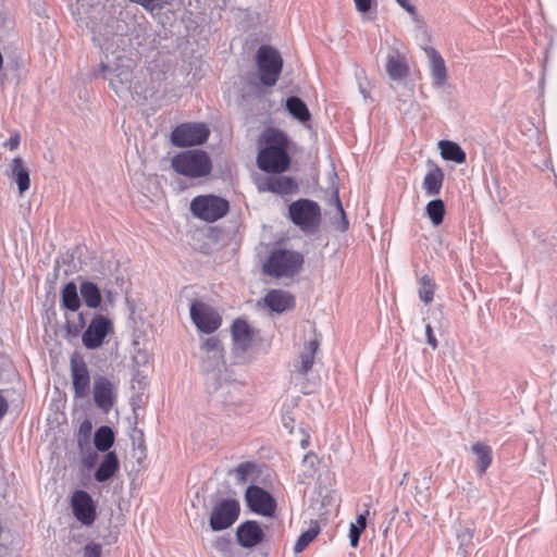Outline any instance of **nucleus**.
<instances>
[{
    "mask_svg": "<svg viewBox=\"0 0 557 557\" xmlns=\"http://www.w3.org/2000/svg\"><path fill=\"white\" fill-rule=\"evenodd\" d=\"M94 41L100 46L103 53L99 72L109 81V85L115 94L129 92L132 90L134 62L120 50V42L124 41L123 37L114 35L101 40L95 36Z\"/></svg>",
    "mask_w": 557,
    "mask_h": 557,
    "instance_id": "1",
    "label": "nucleus"
},
{
    "mask_svg": "<svg viewBox=\"0 0 557 557\" xmlns=\"http://www.w3.org/2000/svg\"><path fill=\"white\" fill-rule=\"evenodd\" d=\"M264 147L257 156V165L267 173H283L288 170L290 157L287 152L289 139L278 128H268L262 135Z\"/></svg>",
    "mask_w": 557,
    "mask_h": 557,
    "instance_id": "2",
    "label": "nucleus"
},
{
    "mask_svg": "<svg viewBox=\"0 0 557 557\" xmlns=\"http://www.w3.org/2000/svg\"><path fill=\"white\" fill-rule=\"evenodd\" d=\"M304 264V256L294 250L274 249L264 262L263 272L272 277H290L297 274Z\"/></svg>",
    "mask_w": 557,
    "mask_h": 557,
    "instance_id": "3",
    "label": "nucleus"
},
{
    "mask_svg": "<svg viewBox=\"0 0 557 557\" xmlns=\"http://www.w3.org/2000/svg\"><path fill=\"white\" fill-rule=\"evenodd\" d=\"M173 170L184 176L198 178L210 174L212 162L203 150H186L173 157Z\"/></svg>",
    "mask_w": 557,
    "mask_h": 557,
    "instance_id": "4",
    "label": "nucleus"
},
{
    "mask_svg": "<svg viewBox=\"0 0 557 557\" xmlns=\"http://www.w3.org/2000/svg\"><path fill=\"white\" fill-rule=\"evenodd\" d=\"M209 401L223 406H237L242 403V385L228 380V375L210 376L205 381Z\"/></svg>",
    "mask_w": 557,
    "mask_h": 557,
    "instance_id": "5",
    "label": "nucleus"
},
{
    "mask_svg": "<svg viewBox=\"0 0 557 557\" xmlns=\"http://www.w3.org/2000/svg\"><path fill=\"white\" fill-rule=\"evenodd\" d=\"M256 65L261 84L267 87H272L280 78L283 69V59L276 49L268 45H262L256 53Z\"/></svg>",
    "mask_w": 557,
    "mask_h": 557,
    "instance_id": "6",
    "label": "nucleus"
},
{
    "mask_svg": "<svg viewBox=\"0 0 557 557\" xmlns=\"http://www.w3.org/2000/svg\"><path fill=\"white\" fill-rule=\"evenodd\" d=\"M200 370L205 381L212 376L226 374L223 347L221 341L211 336L206 338L200 346Z\"/></svg>",
    "mask_w": 557,
    "mask_h": 557,
    "instance_id": "7",
    "label": "nucleus"
},
{
    "mask_svg": "<svg viewBox=\"0 0 557 557\" xmlns=\"http://www.w3.org/2000/svg\"><path fill=\"white\" fill-rule=\"evenodd\" d=\"M290 221L305 232L314 231L321 221L320 206L310 199H298L288 207Z\"/></svg>",
    "mask_w": 557,
    "mask_h": 557,
    "instance_id": "8",
    "label": "nucleus"
},
{
    "mask_svg": "<svg viewBox=\"0 0 557 557\" xmlns=\"http://www.w3.org/2000/svg\"><path fill=\"white\" fill-rule=\"evenodd\" d=\"M190 210L206 222H215L228 212L230 203L226 199L214 195L197 196L191 200Z\"/></svg>",
    "mask_w": 557,
    "mask_h": 557,
    "instance_id": "9",
    "label": "nucleus"
},
{
    "mask_svg": "<svg viewBox=\"0 0 557 557\" xmlns=\"http://www.w3.org/2000/svg\"><path fill=\"white\" fill-rule=\"evenodd\" d=\"M240 513L239 502L234 498L222 499L212 508L209 525L212 531L219 532L232 527Z\"/></svg>",
    "mask_w": 557,
    "mask_h": 557,
    "instance_id": "10",
    "label": "nucleus"
},
{
    "mask_svg": "<svg viewBox=\"0 0 557 557\" xmlns=\"http://www.w3.org/2000/svg\"><path fill=\"white\" fill-rule=\"evenodd\" d=\"M210 131L203 123H183L171 133V141L175 147H190L207 141Z\"/></svg>",
    "mask_w": 557,
    "mask_h": 557,
    "instance_id": "11",
    "label": "nucleus"
},
{
    "mask_svg": "<svg viewBox=\"0 0 557 557\" xmlns=\"http://www.w3.org/2000/svg\"><path fill=\"white\" fill-rule=\"evenodd\" d=\"M190 319L197 329L206 334L216 331L222 319L216 310L201 300H193L190 304Z\"/></svg>",
    "mask_w": 557,
    "mask_h": 557,
    "instance_id": "12",
    "label": "nucleus"
},
{
    "mask_svg": "<svg viewBox=\"0 0 557 557\" xmlns=\"http://www.w3.org/2000/svg\"><path fill=\"white\" fill-rule=\"evenodd\" d=\"M113 331L111 319L102 314H95L84 333L82 342L89 350L97 349L103 345L104 338Z\"/></svg>",
    "mask_w": 557,
    "mask_h": 557,
    "instance_id": "13",
    "label": "nucleus"
},
{
    "mask_svg": "<svg viewBox=\"0 0 557 557\" xmlns=\"http://www.w3.org/2000/svg\"><path fill=\"white\" fill-rule=\"evenodd\" d=\"M245 500L248 508L257 515L272 517L275 513L276 500L268 491L260 486H248L245 492Z\"/></svg>",
    "mask_w": 557,
    "mask_h": 557,
    "instance_id": "14",
    "label": "nucleus"
},
{
    "mask_svg": "<svg viewBox=\"0 0 557 557\" xmlns=\"http://www.w3.org/2000/svg\"><path fill=\"white\" fill-rule=\"evenodd\" d=\"M70 368L74 397H86L90 388V374L86 361L81 355L73 354L70 361Z\"/></svg>",
    "mask_w": 557,
    "mask_h": 557,
    "instance_id": "15",
    "label": "nucleus"
},
{
    "mask_svg": "<svg viewBox=\"0 0 557 557\" xmlns=\"http://www.w3.org/2000/svg\"><path fill=\"white\" fill-rule=\"evenodd\" d=\"M71 506L74 517L84 525L95 522L96 505L91 496L83 490L75 491L71 498Z\"/></svg>",
    "mask_w": 557,
    "mask_h": 557,
    "instance_id": "16",
    "label": "nucleus"
},
{
    "mask_svg": "<svg viewBox=\"0 0 557 557\" xmlns=\"http://www.w3.org/2000/svg\"><path fill=\"white\" fill-rule=\"evenodd\" d=\"M94 401L104 413H109L116 401L115 385L107 376L99 375L94 381Z\"/></svg>",
    "mask_w": 557,
    "mask_h": 557,
    "instance_id": "17",
    "label": "nucleus"
},
{
    "mask_svg": "<svg viewBox=\"0 0 557 557\" xmlns=\"http://www.w3.org/2000/svg\"><path fill=\"white\" fill-rule=\"evenodd\" d=\"M264 532L255 520H247L240 523L236 530V541L244 548H252L262 543Z\"/></svg>",
    "mask_w": 557,
    "mask_h": 557,
    "instance_id": "18",
    "label": "nucleus"
},
{
    "mask_svg": "<svg viewBox=\"0 0 557 557\" xmlns=\"http://www.w3.org/2000/svg\"><path fill=\"white\" fill-rule=\"evenodd\" d=\"M232 338L235 351L244 354L248 350L252 342V331L245 320L236 319L233 322Z\"/></svg>",
    "mask_w": 557,
    "mask_h": 557,
    "instance_id": "19",
    "label": "nucleus"
},
{
    "mask_svg": "<svg viewBox=\"0 0 557 557\" xmlns=\"http://www.w3.org/2000/svg\"><path fill=\"white\" fill-rule=\"evenodd\" d=\"M385 69L392 81H400L409 74V66L406 62V58L397 49H389Z\"/></svg>",
    "mask_w": 557,
    "mask_h": 557,
    "instance_id": "20",
    "label": "nucleus"
},
{
    "mask_svg": "<svg viewBox=\"0 0 557 557\" xmlns=\"http://www.w3.org/2000/svg\"><path fill=\"white\" fill-rule=\"evenodd\" d=\"M264 304L271 311L282 313L295 307V298L286 290L272 289L265 295Z\"/></svg>",
    "mask_w": 557,
    "mask_h": 557,
    "instance_id": "21",
    "label": "nucleus"
},
{
    "mask_svg": "<svg viewBox=\"0 0 557 557\" xmlns=\"http://www.w3.org/2000/svg\"><path fill=\"white\" fill-rule=\"evenodd\" d=\"M424 52L430 62L433 85L436 87L444 86L447 81V69L444 59L433 47L424 48Z\"/></svg>",
    "mask_w": 557,
    "mask_h": 557,
    "instance_id": "22",
    "label": "nucleus"
},
{
    "mask_svg": "<svg viewBox=\"0 0 557 557\" xmlns=\"http://www.w3.org/2000/svg\"><path fill=\"white\" fill-rule=\"evenodd\" d=\"M120 469V461L115 451H108L99 467L96 469L94 478L97 482L109 481Z\"/></svg>",
    "mask_w": 557,
    "mask_h": 557,
    "instance_id": "23",
    "label": "nucleus"
},
{
    "mask_svg": "<svg viewBox=\"0 0 557 557\" xmlns=\"http://www.w3.org/2000/svg\"><path fill=\"white\" fill-rule=\"evenodd\" d=\"M319 346L320 342L318 338L310 339L305 344L304 350L299 356V362L295 364V371L298 374L306 375L312 369Z\"/></svg>",
    "mask_w": 557,
    "mask_h": 557,
    "instance_id": "24",
    "label": "nucleus"
},
{
    "mask_svg": "<svg viewBox=\"0 0 557 557\" xmlns=\"http://www.w3.org/2000/svg\"><path fill=\"white\" fill-rule=\"evenodd\" d=\"M298 185L288 176H271L268 177L264 186H259L260 190H268L280 195L293 194L297 190Z\"/></svg>",
    "mask_w": 557,
    "mask_h": 557,
    "instance_id": "25",
    "label": "nucleus"
},
{
    "mask_svg": "<svg viewBox=\"0 0 557 557\" xmlns=\"http://www.w3.org/2000/svg\"><path fill=\"white\" fill-rule=\"evenodd\" d=\"M474 535V524L472 522H459L456 529V539L458 541V555L468 556V548L472 543Z\"/></svg>",
    "mask_w": 557,
    "mask_h": 557,
    "instance_id": "26",
    "label": "nucleus"
},
{
    "mask_svg": "<svg viewBox=\"0 0 557 557\" xmlns=\"http://www.w3.org/2000/svg\"><path fill=\"white\" fill-rule=\"evenodd\" d=\"M443 183L444 172L440 166L435 165L425 174L422 187L428 196H436L440 194Z\"/></svg>",
    "mask_w": 557,
    "mask_h": 557,
    "instance_id": "27",
    "label": "nucleus"
},
{
    "mask_svg": "<svg viewBox=\"0 0 557 557\" xmlns=\"http://www.w3.org/2000/svg\"><path fill=\"white\" fill-rule=\"evenodd\" d=\"M81 296L85 305L90 309H97L100 307L102 296L100 288L90 281H84L79 286Z\"/></svg>",
    "mask_w": 557,
    "mask_h": 557,
    "instance_id": "28",
    "label": "nucleus"
},
{
    "mask_svg": "<svg viewBox=\"0 0 557 557\" xmlns=\"http://www.w3.org/2000/svg\"><path fill=\"white\" fill-rule=\"evenodd\" d=\"M12 177L17 184L20 194H24L30 185L29 172L21 158H14L11 163Z\"/></svg>",
    "mask_w": 557,
    "mask_h": 557,
    "instance_id": "29",
    "label": "nucleus"
},
{
    "mask_svg": "<svg viewBox=\"0 0 557 557\" xmlns=\"http://www.w3.org/2000/svg\"><path fill=\"white\" fill-rule=\"evenodd\" d=\"M285 108L288 113L301 123H306L311 119L307 104L297 96H290L285 101Z\"/></svg>",
    "mask_w": 557,
    "mask_h": 557,
    "instance_id": "30",
    "label": "nucleus"
},
{
    "mask_svg": "<svg viewBox=\"0 0 557 557\" xmlns=\"http://www.w3.org/2000/svg\"><path fill=\"white\" fill-rule=\"evenodd\" d=\"M472 453L475 455V466L479 475H483L492 462V449L483 443H475L471 447Z\"/></svg>",
    "mask_w": 557,
    "mask_h": 557,
    "instance_id": "31",
    "label": "nucleus"
},
{
    "mask_svg": "<svg viewBox=\"0 0 557 557\" xmlns=\"http://www.w3.org/2000/svg\"><path fill=\"white\" fill-rule=\"evenodd\" d=\"M438 148L444 160L454 161L456 163H463L466 161V152L454 141L441 140Z\"/></svg>",
    "mask_w": 557,
    "mask_h": 557,
    "instance_id": "32",
    "label": "nucleus"
},
{
    "mask_svg": "<svg viewBox=\"0 0 557 557\" xmlns=\"http://www.w3.org/2000/svg\"><path fill=\"white\" fill-rule=\"evenodd\" d=\"M61 302L66 310L75 312L79 309L81 299L74 282L71 281L64 285L61 293Z\"/></svg>",
    "mask_w": 557,
    "mask_h": 557,
    "instance_id": "33",
    "label": "nucleus"
},
{
    "mask_svg": "<svg viewBox=\"0 0 557 557\" xmlns=\"http://www.w3.org/2000/svg\"><path fill=\"white\" fill-rule=\"evenodd\" d=\"M114 443L113 430L108 425H102L95 432L94 444L99 451H109V448Z\"/></svg>",
    "mask_w": 557,
    "mask_h": 557,
    "instance_id": "34",
    "label": "nucleus"
},
{
    "mask_svg": "<svg viewBox=\"0 0 557 557\" xmlns=\"http://www.w3.org/2000/svg\"><path fill=\"white\" fill-rule=\"evenodd\" d=\"M446 209L442 199H433L425 207V213L434 226L442 224Z\"/></svg>",
    "mask_w": 557,
    "mask_h": 557,
    "instance_id": "35",
    "label": "nucleus"
},
{
    "mask_svg": "<svg viewBox=\"0 0 557 557\" xmlns=\"http://www.w3.org/2000/svg\"><path fill=\"white\" fill-rule=\"evenodd\" d=\"M435 292V284L432 280L424 275L419 281V297L425 304L430 305L433 301V296Z\"/></svg>",
    "mask_w": 557,
    "mask_h": 557,
    "instance_id": "36",
    "label": "nucleus"
},
{
    "mask_svg": "<svg viewBox=\"0 0 557 557\" xmlns=\"http://www.w3.org/2000/svg\"><path fill=\"white\" fill-rule=\"evenodd\" d=\"M331 203L334 205L335 209H336V213L338 214L339 216V221L336 222L335 218H333V221L332 223L334 225H337V228L342 232H345L348 230V226H349V223H348V220L346 218V213L344 211V208L342 206V202H341V199H339V196H338V191L335 190L332 198H331Z\"/></svg>",
    "mask_w": 557,
    "mask_h": 557,
    "instance_id": "37",
    "label": "nucleus"
},
{
    "mask_svg": "<svg viewBox=\"0 0 557 557\" xmlns=\"http://www.w3.org/2000/svg\"><path fill=\"white\" fill-rule=\"evenodd\" d=\"M320 528L318 524H314L307 531L302 532L294 546L295 553H301L318 536Z\"/></svg>",
    "mask_w": 557,
    "mask_h": 557,
    "instance_id": "38",
    "label": "nucleus"
},
{
    "mask_svg": "<svg viewBox=\"0 0 557 557\" xmlns=\"http://www.w3.org/2000/svg\"><path fill=\"white\" fill-rule=\"evenodd\" d=\"M132 3L138 4L143 7L147 12L161 11L168 4H170L169 0H128Z\"/></svg>",
    "mask_w": 557,
    "mask_h": 557,
    "instance_id": "39",
    "label": "nucleus"
},
{
    "mask_svg": "<svg viewBox=\"0 0 557 557\" xmlns=\"http://www.w3.org/2000/svg\"><path fill=\"white\" fill-rule=\"evenodd\" d=\"M255 468L251 462H243L240 463L234 471L236 473V482L237 484H244L248 481V475Z\"/></svg>",
    "mask_w": 557,
    "mask_h": 557,
    "instance_id": "40",
    "label": "nucleus"
},
{
    "mask_svg": "<svg viewBox=\"0 0 557 557\" xmlns=\"http://www.w3.org/2000/svg\"><path fill=\"white\" fill-rule=\"evenodd\" d=\"M84 557H101V546L96 543H89L84 547Z\"/></svg>",
    "mask_w": 557,
    "mask_h": 557,
    "instance_id": "41",
    "label": "nucleus"
},
{
    "mask_svg": "<svg viewBox=\"0 0 557 557\" xmlns=\"http://www.w3.org/2000/svg\"><path fill=\"white\" fill-rule=\"evenodd\" d=\"M429 480H430V476L429 478H424L423 479V484H422V487H419V486H416V490H417V497L419 502H428L429 500Z\"/></svg>",
    "mask_w": 557,
    "mask_h": 557,
    "instance_id": "42",
    "label": "nucleus"
},
{
    "mask_svg": "<svg viewBox=\"0 0 557 557\" xmlns=\"http://www.w3.org/2000/svg\"><path fill=\"white\" fill-rule=\"evenodd\" d=\"M362 530L357 528L356 525L350 524L349 528V542L351 547H357L359 543L360 535Z\"/></svg>",
    "mask_w": 557,
    "mask_h": 557,
    "instance_id": "43",
    "label": "nucleus"
},
{
    "mask_svg": "<svg viewBox=\"0 0 557 557\" xmlns=\"http://www.w3.org/2000/svg\"><path fill=\"white\" fill-rule=\"evenodd\" d=\"M356 9L361 13L370 11L373 4H376V0H354Z\"/></svg>",
    "mask_w": 557,
    "mask_h": 557,
    "instance_id": "44",
    "label": "nucleus"
},
{
    "mask_svg": "<svg viewBox=\"0 0 557 557\" xmlns=\"http://www.w3.org/2000/svg\"><path fill=\"white\" fill-rule=\"evenodd\" d=\"M425 335H426L428 344L432 347V349H436L438 346V343L433 333L432 326L430 324H426V326H425Z\"/></svg>",
    "mask_w": 557,
    "mask_h": 557,
    "instance_id": "45",
    "label": "nucleus"
},
{
    "mask_svg": "<svg viewBox=\"0 0 557 557\" xmlns=\"http://www.w3.org/2000/svg\"><path fill=\"white\" fill-rule=\"evenodd\" d=\"M84 327H78L77 322H67L66 323V332L72 337H77Z\"/></svg>",
    "mask_w": 557,
    "mask_h": 557,
    "instance_id": "46",
    "label": "nucleus"
},
{
    "mask_svg": "<svg viewBox=\"0 0 557 557\" xmlns=\"http://www.w3.org/2000/svg\"><path fill=\"white\" fill-rule=\"evenodd\" d=\"M98 460V455L97 453L92 451L90 454H88L84 459H83V465L86 467V468H92L96 462Z\"/></svg>",
    "mask_w": 557,
    "mask_h": 557,
    "instance_id": "47",
    "label": "nucleus"
},
{
    "mask_svg": "<svg viewBox=\"0 0 557 557\" xmlns=\"http://www.w3.org/2000/svg\"><path fill=\"white\" fill-rule=\"evenodd\" d=\"M396 2L411 15L416 14V8L410 4L409 0H396Z\"/></svg>",
    "mask_w": 557,
    "mask_h": 557,
    "instance_id": "48",
    "label": "nucleus"
},
{
    "mask_svg": "<svg viewBox=\"0 0 557 557\" xmlns=\"http://www.w3.org/2000/svg\"><path fill=\"white\" fill-rule=\"evenodd\" d=\"M368 513V511L366 513H361L357 517V520L355 523H351L352 525H356L357 528H359L360 530H364L366 529V525H367V517L366 515Z\"/></svg>",
    "mask_w": 557,
    "mask_h": 557,
    "instance_id": "49",
    "label": "nucleus"
},
{
    "mask_svg": "<svg viewBox=\"0 0 557 557\" xmlns=\"http://www.w3.org/2000/svg\"><path fill=\"white\" fill-rule=\"evenodd\" d=\"M18 144H20V138H18V136L11 137V138L9 139V147H10V149H11V150L16 149V148H17V146H18Z\"/></svg>",
    "mask_w": 557,
    "mask_h": 557,
    "instance_id": "50",
    "label": "nucleus"
},
{
    "mask_svg": "<svg viewBox=\"0 0 557 557\" xmlns=\"http://www.w3.org/2000/svg\"><path fill=\"white\" fill-rule=\"evenodd\" d=\"M77 324H78V327H84L86 326V319H85V315L83 312L78 313V317H77Z\"/></svg>",
    "mask_w": 557,
    "mask_h": 557,
    "instance_id": "51",
    "label": "nucleus"
},
{
    "mask_svg": "<svg viewBox=\"0 0 557 557\" xmlns=\"http://www.w3.org/2000/svg\"><path fill=\"white\" fill-rule=\"evenodd\" d=\"M91 430V423L89 421H85L82 423L81 428H79V431L81 432H86V433H89Z\"/></svg>",
    "mask_w": 557,
    "mask_h": 557,
    "instance_id": "52",
    "label": "nucleus"
},
{
    "mask_svg": "<svg viewBox=\"0 0 557 557\" xmlns=\"http://www.w3.org/2000/svg\"><path fill=\"white\" fill-rule=\"evenodd\" d=\"M313 459H315V455H313V454H307V455H305V457H304V461H305V462H307V461L312 462V461H313Z\"/></svg>",
    "mask_w": 557,
    "mask_h": 557,
    "instance_id": "53",
    "label": "nucleus"
},
{
    "mask_svg": "<svg viewBox=\"0 0 557 557\" xmlns=\"http://www.w3.org/2000/svg\"><path fill=\"white\" fill-rule=\"evenodd\" d=\"M227 544H228V541H227V540H219V541L216 542V546H218V547H220V546H222V545H227Z\"/></svg>",
    "mask_w": 557,
    "mask_h": 557,
    "instance_id": "54",
    "label": "nucleus"
},
{
    "mask_svg": "<svg viewBox=\"0 0 557 557\" xmlns=\"http://www.w3.org/2000/svg\"><path fill=\"white\" fill-rule=\"evenodd\" d=\"M407 476H408V473H407V472H406V473H404V476H403V480L400 481V484H404V483H405V481H406Z\"/></svg>",
    "mask_w": 557,
    "mask_h": 557,
    "instance_id": "55",
    "label": "nucleus"
}]
</instances>
